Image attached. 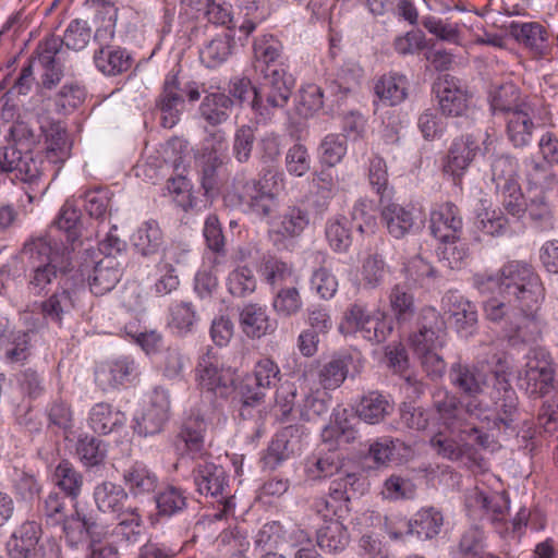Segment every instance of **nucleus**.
Masks as SVG:
<instances>
[{"mask_svg": "<svg viewBox=\"0 0 558 558\" xmlns=\"http://www.w3.org/2000/svg\"><path fill=\"white\" fill-rule=\"evenodd\" d=\"M474 284L481 293H493L498 290L502 301L512 306H539L544 300V287L533 267L522 262H509L498 274H478Z\"/></svg>", "mask_w": 558, "mask_h": 558, "instance_id": "nucleus-1", "label": "nucleus"}, {"mask_svg": "<svg viewBox=\"0 0 558 558\" xmlns=\"http://www.w3.org/2000/svg\"><path fill=\"white\" fill-rule=\"evenodd\" d=\"M293 80L284 69L266 72L258 87L247 77L234 78L230 84V94L241 104L247 101L258 123L270 122L277 110L288 104Z\"/></svg>", "mask_w": 558, "mask_h": 558, "instance_id": "nucleus-2", "label": "nucleus"}, {"mask_svg": "<svg viewBox=\"0 0 558 558\" xmlns=\"http://www.w3.org/2000/svg\"><path fill=\"white\" fill-rule=\"evenodd\" d=\"M23 255L27 257V287L35 295L41 294L73 268L69 246H53L46 238L27 241Z\"/></svg>", "mask_w": 558, "mask_h": 558, "instance_id": "nucleus-3", "label": "nucleus"}, {"mask_svg": "<svg viewBox=\"0 0 558 558\" xmlns=\"http://www.w3.org/2000/svg\"><path fill=\"white\" fill-rule=\"evenodd\" d=\"M409 341L426 374L432 378L441 377L446 362L440 350L447 341V326L435 307L425 306L420 311L416 330L410 335Z\"/></svg>", "mask_w": 558, "mask_h": 558, "instance_id": "nucleus-4", "label": "nucleus"}, {"mask_svg": "<svg viewBox=\"0 0 558 558\" xmlns=\"http://www.w3.org/2000/svg\"><path fill=\"white\" fill-rule=\"evenodd\" d=\"M0 173L21 185L29 204L40 199L49 187L45 180L44 158L28 149L23 151L15 145L0 147Z\"/></svg>", "mask_w": 558, "mask_h": 558, "instance_id": "nucleus-5", "label": "nucleus"}, {"mask_svg": "<svg viewBox=\"0 0 558 558\" xmlns=\"http://www.w3.org/2000/svg\"><path fill=\"white\" fill-rule=\"evenodd\" d=\"M538 307H510L500 299L490 298L484 303V313L488 320L501 326L512 344L535 343L542 338L544 327L537 316Z\"/></svg>", "mask_w": 558, "mask_h": 558, "instance_id": "nucleus-6", "label": "nucleus"}, {"mask_svg": "<svg viewBox=\"0 0 558 558\" xmlns=\"http://www.w3.org/2000/svg\"><path fill=\"white\" fill-rule=\"evenodd\" d=\"M254 378L257 390L247 388L243 391L240 416L252 424L253 438L259 439L266 434V420L268 416L267 408H256L265 395L260 389H269L280 380V368L275 361L269 357L260 359L254 367Z\"/></svg>", "mask_w": 558, "mask_h": 558, "instance_id": "nucleus-7", "label": "nucleus"}, {"mask_svg": "<svg viewBox=\"0 0 558 558\" xmlns=\"http://www.w3.org/2000/svg\"><path fill=\"white\" fill-rule=\"evenodd\" d=\"M392 322L381 310L369 311L365 304L355 302L344 312L339 330L343 335L360 332L372 343H381L392 332Z\"/></svg>", "mask_w": 558, "mask_h": 558, "instance_id": "nucleus-8", "label": "nucleus"}, {"mask_svg": "<svg viewBox=\"0 0 558 558\" xmlns=\"http://www.w3.org/2000/svg\"><path fill=\"white\" fill-rule=\"evenodd\" d=\"M488 367L484 363L474 365L454 363L452 364L449 378L451 384L463 395L471 399L465 403V411L470 416L487 418V404L477 399L488 384Z\"/></svg>", "mask_w": 558, "mask_h": 558, "instance_id": "nucleus-9", "label": "nucleus"}, {"mask_svg": "<svg viewBox=\"0 0 558 558\" xmlns=\"http://www.w3.org/2000/svg\"><path fill=\"white\" fill-rule=\"evenodd\" d=\"M518 160L509 155H497L490 163L492 181L502 196L506 210L512 216L523 213V194L518 181Z\"/></svg>", "mask_w": 558, "mask_h": 558, "instance_id": "nucleus-10", "label": "nucleus"}, {"mask_svg": "<svg viewBox=\"0 0 558 558\" xmlns=\"http://www.w3.org/2000/svg\"><path fill=\"white\" fill-rule=\"evenodd\" d=\"M495 384L492 399L495 403V412L490 413L487 407V418H478L480 421L487 422L489 428L497 429H515V421L518 418V397L514 389L511 387L508 378L506 377L504 368L494 371Z\"/></svg>", "mask_w": 558, "mask_h": 558, "instance_id": "nucleus-11", "label": "nucleus"}, {"mask_svg": "<svg viewBox=\"0 0 558 558\" xmlns=\"http://www.w3.org/2000/svg\"><path fill=\"white\" fill-rule=\"evenodd\" d=\"M520 387L533 398H541L554 388L555 369L550 355L543 349H536L529 357L523 375L519 378Z\"/></svg>", "mask_w": 558, "mask_h": 558, "instance_id": "nucleus-12", "label": "nucleus"}, {"mask_svg": "<svg viewBox=\"0 0 558 558\" xmlns=\"http://www.w3.org/2000/svg\"><path fill=\"white\" fill-rule=\"evenodd\" d=\"M240 14H242L243 21L241 24H238V19L233 16L231 4L222 0H209L202 19L214 25L226 26L228 29L239 27L246 36L264 19L263 13L258 11V7L254 1H246V4L241 7Z\"/></svg>", "mask_w": 558, "mask_h": 558, "instance_id": "nucleus-13", "label": "nucleus"}, {"mask_svg": "<svg viewBox=\"0 0 558 558\" xmlns=\"http://www.w3.org/2000/svg\"><path fill=\"white\" fill-rule=\"evenodd\" d=\"M83 278H87L90 291L104 295L111 291L122 277V268L116 257L105 256L99 260L85 259L80 266Z\"/></svg>", "mask_w": 558, "mask_h": 558, "instance_id": "nucleus-14", "label": "nucleus"}, {"mask_svg": "<svg viewBox=\"0 0 558 558\" xmlns=\"http://www.w3.org/2000/svg\"><path fill=\"white\" fill-rule=\"evenodd\" d=\"M439 109L448 117H461L469 109V94L461 81L450 74L440 75L434 83Z\"/></svg>", "mask_w": 558, "mask_h": 558, "instance_id": "nucleus-15", "label": "nucleus"}, {"mask_svg": "<svg viewBox=\"0 0 558 558\" xmlns=\"http://www.w3.org/2000/svg\"><path fill=\"white\" fill-rule=\"evenodd\" d=\"M196 380L202 391L225 399L234 390L235 371L203 359L196 367Z\"/></svg>", "mask_w": 558, "mask_h": 558, "instance_id": "nucleus-16", "label": "nucleus"}, {"mask_svg": "<svg viewBox=\"0 0 558 558\" xmlns=\"http://www.w3.org/2000/svg\"><path fill=\"white\" fill-rule=\"evenodd\" d=\"M478 150V143L473 135L454 138L442 162L444 173L459 184Z\"/></svg>", "mask_w": 558, "mask_h": 558, "instance_id": "nucleus-17", "label": "nucleus"}, {"mask_svg": "<svg viewBox=\"0 0 558 558\" xmlns=\"http://www.w3.org/2000/svg\"><path fill=\"white\" fill-rule=\"evenodd\" d=\"M43 536L41 524L35 520H26L16 526L5 543L9 558H38Z\"/></svg>", "mask_w": 558, "mask_h": 558, "instance_id": "nucleus-18", "label": "nucleus"}, {"mask_svg": "<svg viewBox=\"0 0 558 558\" xmlns=\"http://www.w3.org/2000/svg\"><path fill=\"white\" fill-rule=\"evenodd\" d=\"M184 106V92L180 87L177 75L172 73L167 74L161 93L156 99V108L161 113V125L166 129H172L179 122Z\"/></svg>", "mask_w": 558, "mask_h": 558, "instance_id": "nucleus-19", "label": "nucleus"}, {"mask_svg": "<svg viewBox=\"0 0 558 558\" xmlns=\"http://www.w3.org/2000/svg\"><path fill=\"white\" fill-rule=\"evenodd\" d=\"M138 374V365L133 357L120 356L100 363L95 371V380L102 390H109L131 383Z\"/></svg>", "mask_w": 558, "mask_h": 558, "instance_id": "nucleus-20", "label": "nucleus"}, {"mask_svg": "<svg viewBox=\"0 0 558 558\" xmlns=\"http://www.w3.org/2000/svg\"><path fill=\"white\" fill-rule=\"evenodd\" d=\"M301 425H289L280 429L274 436L267 452L264 456V463L269 469H276L282 461L301 450L303 436H308Z\"/></svg>", "mask_w": 558, "mask_h": 558, "instance_id": "nucleus-21", "label": "nucleus"}, {"mask_svg": "<svg viewBox=\"0 0 558 558\" xmlns=\"http://www.w3.org/2000/svg\"><path fill=\"white\" fill-rule=\"evenodd\" d=\"M80 218L81 214L74 205L65 202L46 234L40 238L49 239L53 246L66 245L71 253L74 242L81 235Z\"/></svg>", "mask_w": 558, "mask_h": 558, "instance_id": "nucleus-22", "label": "nucleus"}, {"mask_svg": "<svg viewBox=\"0 0 558 558\" xmlns=\"http://www.w3.org/2000/svg\"><path fill=\"white\" fill-rule=\"evenodd\" d=\"M509 34L527 49L534 58L542 59L549 54L548 31L538 22H511Z\"/></svg>", "mask_w": 558, "mask_h": 558, "instance_id": "nucleus-23", "label": "nucleus"}, {"mask_svg": "<svg viewBox=\"0 0 558 558\" xmlns=\"http://www.w3.org/2000/svg\"><path fill=\"white\" fill-rule=\"evenodd\" d=\"M38 62L43 68L41 84L45 88L54 87L63 75V50L58 36L51 35L37 47Z\"/></svg>", "mask_w": 558, "mask_h": 558, "instance_id": "nucleus-24", "label": "nucleus"}, {"mask_svg": "<svg viewBox=\"0 0 558 558\" xmlns=\"http://www.w3.org/2000/svg\"><path fill=\"white\" fill-rule=\"evenodd\" d=\"M222 413L214 408L210 413H193L184 424L180 437L193 459H202L205 454L204 433L209 424L221 421Z\"/></svg>", "mask_w": 558, "mask_h": 558, "instance_id": "nucleus-25", "label": "nucleus"}, {"mask_svg": "<svg viewBox=\"0 0 558 558\" xmlns=\"http://www.w3.org/2000/svg\"><path fill=\"white\" fill-rule=\"evenodd\" d=\"M381 220L388 233L395 239H402L422 228V219L413 208L397 203H388L381 208Z\"/></svg>", "mask_w": 558, "mask_h": 558, "instance_id": "nucleus-26", "label": "nucleus"}, {"mask_svg": "<svg viewBox=\"0 0 558 558\" xmlns=\"http://www.w3.org/2000/svg\"><path fill=\"white\" fill-rule=\"evenodd\" d=\"M429 229L439 242L460 238L463 221L459 208L451 202L439 205L430 213Z\"/></svg>", "mask_w": 558, "mask_h": 558, "instance_id": "nucleus-27", "label": "nucleus"}, {"mask_svg": "<svg viewBox=\"0 0 558 558\" xmlns=\"http://www.w3.org/2000/svg\"><path fill=\"white\" fill-rule=\"evenodd\" d=\"M238 199L244 213L258 218L268 217L276 207L274 194L265 191L258 180L245 182L238 194Z\"/></svg>", "mask_w": 558, "mask_h": 558, "instance_id": "nucleus-28", "label": "nucleus"}, {"mask_svg": "<svg viewBox=\"0 0 558 558\" xmlns=\"http://www.w3.org/2000/svg\"><path fill=\"white\" fill-rule=\"evenodd\" d=\"M45 135V157L50 163L63 165L71 156L72 140L61 123L43 126Z\"/></svg>", "mask_w": 558, "mask_h": 558, "instance_id": "nucleus-29", "label": "nucleus"}, {"mask_svg": "<svg viewBox=\"0 0 558 558\" xmlns=\"http://www.w3.org/2000/svg\"><path fill=\"white\" fill-rule=\"evenodd\" d=\"M240 326L248 338L259 339L274 332L277 328V323L270 319L266 307L256 303H248L240 312Z\"/></svg>", "mask_w": 558, "mask_h": 558, "instance_id": "nucleus-30", "label": "nucleus"}, {"mask_svg": "<svg viewBox=\"0 0 558 558\" xmlns=\"http://www.w3.org/2000/svg\"><path fill=\"white\" fill-rule=\"evenodd\" d=\"M193 474L199 494L222 496L227 486V474L222 466L204 461L195 466Z\"/></svg>", "mask_w": 558, "mask_h": 558, "instance_id": "nucleus-31", "label": "nucleus"}, {"mask_svg": "<svg viewBox=\"0 0 558 558\" xmlns=\"http://www.w3.org/2000/svg\"><path fill=\"white\" fill-rule=\"evenodd\" d=\"M532 114L533 107L529 104L506 116L507 136L514 147H524L531 143L535 128Z\"/></svg>", "mask_w": 558, "mask_h": 558, "instance_id": "nucleus-32", "label": "nucleus"}, {"mask_svg": "<svg viewBox=\"0 0 558 558\" xmlns=\"http://www.w3.org/2000/svg\"><path fill=\"white\" fill-rule=\"evenodd\" d=\"M442 302L459 331L472 333L477 323L475 305L457 292H448Z\"/></svg>", "mask_w": 558, "mask_h": 558, "instance_id": "nucleus-33", "label": "nucleus"}, {"mask_svg": "<svg viewBox=\"0 0 558 558\" xmlns=\"http://www.w3.org/2000/svg\"><path fill=\"white\" fill-rule=\"evenodd\" d=\"M94 499L99 511L120 515L126 511L125 502L129 499L123 487L111 482H102L94 489Z\"/></svg>", "mask_w": 558, "mask_h": 558, "instance_id": "nucleus-34", "label": "nucleus"}, {"mask_svg": "<svg viewBox=\"0 0 558 558\" xmlns=\"http://www.w3.org/2000/svg\"><path fill=\"white\" fill-rule=\"evenodd\" d=\"M375 95L386 106H397L408 97V80L405 75L389 72L375 84Z\"/></svg>", "mask_w": 558, "mask_h": 558, "instance_id": "nucleus-35", "label": "nucleus"}, {"mask_svg": "<svg viewBox=\"0 0 558 558\" xmlns=\"http://www.w3.org/2000/svg\"><path fill=\"white\" fill-rule=\"evenodd\" d=\"M126 421L123 412L107 402L96 403L89 411L88 425L98 434L107 435L122 427Z\"/></svg>", "mask_w": 558, "mask_h": 558, "instance_id": "nucleus-36", "label": "nucleus"}, {"mask_svg": "<svg viewBox=\"0 0 558 558\" xmlns=\"http://www.w3.org/2000/svg\"><path fill=\"white\" fill-rule=\"evenodd\" d=\"M254 66L263 76L274 69H282L277 64L282 54V45L272 35H263L254 41Z\"/></svg>", "mask_w": 558, "mask_h": 558, "instance_id": "nucleus-37", "label": "nucleus"}, {"mask_svg": "<svg viewBox=\"0 0 558 558\" xmlns=\"http://www.w3.org/2000/svg\"><path fill=\"white\" fill-rule=\"evenodd\" d=\"M199 316L192 302L179 301L169 306L168 327L180 337L194 332Z\"/></svg>", "mask_w": 558, "mask_h": 558, "instance_id": "nucleus-38", "label": "nucleus"}, {"mask_svg": "<svg viewBox=\"0 0 558 558\" xmlns=\"http://www.w3.org/2000/svg\"><path fill=\"white\" fill-rule=\"evenodd\" d=\"M96 68L106 75H118L131 68L132 58L125 49L117 46L101 47L94 54Z\"/></svg>", "mask_w": 558, "mask_h": 558, "instance_id": "nucleus-39", "label": "nucleus"}, {"mask_svg": "<svg viewBox=\"0 0 558 558\" xmlns=\"http://www.w3.org/2000/svg\"><path fill=\"white\" fill-rule=\"evenodd\" d=\"M489 101L495 114L504 113L506 116L530 104L521 97L519 87L513 83H505L492 89Z\"/></svg>", "mask_w": 558, "mask_h": 558, "instance_id": "nucleus-40", "label": "nucleus"}, {"mask_svg": "<svg viewBox=\"0 0 558 558\" xmlns=\"http://www.w3.org/2000/svg\"><path fill=\"white\" fill-rule=\"evenodd\" d=\"M433 405L445 425L450 428H460L461 416L466 411L454 395L438 388L433 392Z\"/></svg>", "mask_w": 558, "mask_h": 558, "instance_id": "nucleus-41", "label": "nucleus"}, {"mask_svg": "<svg viewBox=\"0 0 558 558\" xmlns=\"http://www.w3.org/2000/svg\"><path fill=\"white\" fill-rule=\"evenodd\" d=\"M333 418L320 434L322 442L329 451H335L341 441L351 442L356 437V430L345 417V410H338L332 414Z\"/></svg>", "mask_w": 558, "mask_h": 558, "instance_id": "nucleus-42", "label": "nucleus"}, {"mask_svg": "<svg viewBox=\"0 0 558 558\" xmlns=\"http://www.w3.org/2000/svg\"><path fill=\"white\" fill-rule=\"evenodd\" d=\"M524 206V203H523ZM531 226L538 232H549L555 228V218L550 204L544 192L538 191L533 196H529L525 204Z\"/></svg>", "mask_w": 558, "mask_h": 558, "instance_id": "nucleus-43", "label": "nucleus"}, {"mask_svg": "<svg viewBox=\"0 0 558 558\" xmlns=\"http://www.w3.org/2000/svg\"><path fill=\"white\" fill-rule=\"evenodd\" d=\"M132 242L135 250L143 256L157 254L163 244L159 223L156 220L143 222L132 235Z\"/></svg>", "mask_w": 558, "mask_h": 558, "instance_id": "nucleus-44", "label": "nucleus"}, {"mask_svg": "<svg viewBox=\"0 0 558 558\" xmlns=\"http://www.w3.org/2000/svg\"><path fill=\"white\" fill-rule=\"evenodd\" d=\"M389 308L399 325L410 323L415 313L416 305L413 293L403 284H395L388 295Z\"/></svg>", "mask_w": 558, "mask_h": 558, "instance_id": "nucleus-45", "label": "nucleus"}, {"mask_svg": "<svg viewBox=\"0 0 558 558\" xmlns=\"http://www.w3.org/2000/svg\"><path fill=\"white\" fill-rule=\"evenodd\" d=\"M348 544L344 526L336 519L324 518L323 525L316 531V545L322 550L332 554L343 550Z\"/></svg>", "mask_w": 558, "mask_h": 558, "instance_id": "nucleus-46", "label": "nucleus"}, {"mask_svg": "<svg viewBox=\"0 0 558 558\" xmlns=\"http://www.w3.org/2000/svg\"><path fill=\"white\" fill-rule=\"evenodd\" d=\"M444 524V517L434 507L417 511L409 522V532L421 539H430L439 534Z\"/></svg>", "mask_w": 558, "mask_h": 558, "instance_id": "nucleus-47", "label": "nucleus"}, {"mask_svg": "<svg viewBox=\"0 0 558 558\" xmlns=\"http://www.w3.org/2000/svg\"><path fill=\"white\" fill-rule=\"evenodd\" d=\"M29 332L17 330L2 335L0 350L9 363H24L31 355Z\"/></svg>", "mask_w": 558, "mask_h": 558, "instance_id": "nucleus-48", "label": "nucleus"}, {"mask_svg": "<svg viewBox=\"0 0 558 558\" xmlns=\"http://www.w3.org/2000/svg\"><path fill=\"white\" fill-rule=\"evenodd\" d=\"M119 522L113 527V537L126 544L138 543L142 535L143 519L136 507H128L126 511L117 515Z\"/></svg>", "mask_w": 558, "mask_h": 558, "instance_id": "nucleus-49", "label": "nucleus"}, {"mask_svg": "<svg viewBox=\"0 0 558 558\" xmlns=\"http://www.w3.org/2000/svg\"><path fill=\"white\" fill-rule=\"evenodd\" d=\"M74 306V292L69 289H61L41 302L40 308L47 320L60 325L64 315L70 314Z\"/></svg>", "mask_w": 558, "mask_h": 558, "instance_id": "nucleus-50", "label": "nucleus"}, {"mask_svg": "<svg viewBox=\"0 0 558 558\" xmlns=\"http://www.w3.org/2000/svg\"><path fill=\"white\" fill-rule=\"evenodd\" d=\"M393 410L392 404L380 393L373 391L360 401L356 413L368 424H378Z\"/></svg>", "mask_w": 558, "mask_h": 558, "instance_id": "nucleus-51", "label": "nucleus"}, {"mask_svg": "<svg viewBox=\"0 0 558 558\" xmlns=\"http://www.w3.org/2000/svg\"><path fill=\"white\" fill-rule=\"evenodd\" d=\"M123 478L133 496L153 493L158 484L157 475L143 463L133 464L124 472Z\"/></svg>", "mask_w": 558, "mask_h": 558, "instance_id": "nucleus-52", "label": "nucleus"}, {"mask_svg": "<svg viewBox=\"0 0 558 558\" xmlns=\"http://www.w3.org/2000/svg\"><path fill=\"white\" fill-rule=\"evenodd\" d=\"M232 104V99L226 94L213 93L203 99L199 113L209 124L218 125L229 118Z\"/></svg>", "mask_w": 558, "mask_h": 558, "instance_id": "nucleus-53", "label": "nucleus"}, {"mask_svg": "<svg viewBox=\"0 0 558 558\" xmlns=\"http://www.w3.org/2000/svg\"><path fill=\"white\" fill-rule=\"evenodd\" d=\"M53 483L70 498L76 499L83 486V475L66 460L61 461L53 473Z\"/></svg>", "mask_w": 558, "mask_h": 558, "instance_id": "nucleus-54", "label": "nucleus"}, {"mask_svg": "<svg viewBox=\"0 0 558 558\" xmlns=\"http://www.w3.org/2000/svg\"><path fill=\"white\" fill-rule=\"evenodd\" d=\"M66 539L71 544L82 542L87 535L93 534L95 521L75 508L74 512L66 514L61 522Z\"/></svg>", "mask_w": 558, "mask_h": 558, "instance_id": "nucleus-55", "label": "nucleus"}, {"mask_svg": "<svg viewBox=\"0 0 558 558\" xmlns=\"http://www.w3.org/2000/svg\"><path fill=\"white\" fill-rule=\"evenodd\" d=\"M232 38L229 35L217 36L199 51V59L207 68H216L231 54Z\"/></svg>", "mask_w": 558, "mask_h": 558, "instance_id": "nucleus-56", "label": "nucleus"}, {"mask_svg": "<svg viewBox=\"0 0 558 558\" xmlns=\"http://www.w3.org/2000/svg\"><path fill=\"white\" fill-rule=\"evenodd\" d=\"M345 356L332 357L318 372V383L325 390H335L341 386L348 375Z\"/></svg>", "mask_w": 558, "mask_h": 558, "instance_id": "nucleus-57", "label": "nucleus"}, {"mask_svg": "<svg viewBox=\"0 0 558 558\" xmlns=\"http://www.w3.org/2000/svg\"><path fill=\"white\" fill-rule=\"evenodd\" d=\"M439 260L450 269H459L469 256L466 243L461 236L454 240L441 241L437 248Z\"/></svg>", "mask_w": 558, "mask_h": 558, "instance_id": "nucleus-58", "label": "nucleus"}, {"mask_svg": "<svg viewBox=\"0 0 558 558\" xmlns=\"http://www.w3.org/2000/svg\"><path fill=\"white\" fill-rule=\"evenodd\" d=\"M159 515L171 517L186 508L187 498L184 490L175 486H168L156 496Z\"/></svg>", "mask_w": 558, "mask_h": 558, "instance_id": "nucleus-59", "label": "nucleus"}, {"mask_svg": "<svg viewBox=\"0 0 558 558\" xmlns=\"http://www.w3.org/2000/svg\"><path fill=\"white\" fill-rule=\"evenodd\" d=\"M553 166H548L545 161H537L529 158L524 161V171L530 190L544 192V189L550 187L555 180V174L551 171Z\"/></svg>", "mask_w": 558, "mask_h": 558, "instance_id": "nucleus-60", "label": "nucleus"}, {"mask_svg": "<svg viewBox=\"0 0 558 558\" xmlns=\"http://www.w3.org/2000/svg\"><path fill=\"white\" fill-rule=\"evenodd\" d=\"M459 549L464 558H499L485 550L484 533L478 527H471L463 533Z\"/></svg>", "mask_w": 558, "mask_h": 558, "instance_id": "nucleus-61", "label": "nucleus"}, {"mask_svg": "<svg viewBox=\"0 0 558 558\" xmlns=\"http://www.w3.org/2000/svg\"><path fill=\"white\" fill-rule=\"evenodd\" d=\"M228 291L236 298L251 294L256 289V279L252 269L246 266L232 270L227 279Z\"/></svg>", "mask_w": 558, "mask_h": 558, "instance_id": "nucleus-62", "label": "nucleus"}, {"mask_svg": "<svg viewBox=\"0 0 558 558\" xmlns=\"http://www.w3.org/2000/svg\"><path fill=\"white\" fill-rule=\"evenodd\" d=\"M362 281L365 288L375 289L379 287L386 276V263L378 253L369 254L362 264Z\"/></svg>", "mask_w": 558, "mask_h": 558, "instance_id": "nucleus-63", "label": "nucleus"}, {"mask_svg": "<svg viewBox=\"0 0 558 558\" xmlns=\"http://www.w3.org/2000/svg\"><path fill=\"white\" fill-rule=\"evenodd\" d=\"M76 454L86 466H95L102 462L106 448L101 440L94 436H84L77 440Z\"/></svg>", "mask_w": 558, "mask_h": 558, "instance_id": "nucleus-64", "label": "nucleus"}]
</instances>
